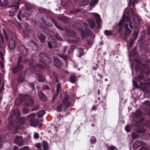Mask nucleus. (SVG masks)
<instances>
[{
	"label": "nucleus",
	"instance_id": "nucleus-1",
	"mask_svg": "<svg viewBox=\"0 0 150 150\" xmlns=\"http://www.w3.org/2000/svg\"><path fill=\"white\" fill-rule=\"evenodd\" d=\"M137 73L140 71L139 76L136 78L139 82L141 87L143 90H146L150 87V81H147L148 78L144 76L145 74L148 76L150 74V65H146L143 64L140 67L137 66L135 68Z\"/></svg>",
	"mask_w": 150,
	"mask_h": 150
},
{
	"label": "nucleus",
	"instance_id": "nucleus-2",
	"mask_svg": "<svg viewBox=\"0 0 150 150\" xmlns=\"http://www.w3.org/2000/svg\"><path fill=\"white\" fill-rule=\"evenodd\" d=\"M3 30L6 40L8 41V48L11 50H14L16 47V43L12 32L11 30L5 29H3Z\"/></svg>",
	"mask_w": 150,
	"mask_h": 150
},
{
	"label": "nucleus",
	"instance_id": "nucleus-3",
	"mask_svg": "<svg viewBox=\"0 0 150 150\" xmlns=\"http://www.w3.org/2000/svg\"><path fill=\"white\" fill-rule=\"evenodd\" d=\"M20 112L18 109L13 110L10 113V116L9 117V119L15 121L17 124L22 125L25 123L26 119L24 117H20Z\"/></svg>",
	"mask_w": 150,
	"mask_h": 150
},
{
	"label": "nucleus",
	"instance_id": "nucleus-4",
	"mask_svg": "<svg viewBox=\"0 0 150 150\" xmlns=\"http://www.w3.org/2000/svg\"><path fill=\"white\" fill-rule=\"evenodd\" d=\"M39 57L40 61L41 62V64H37L36 66L40 69H43L46 66L45 63L49 64H51L52 63L51 59L46 53L44 52H41L39 53Z\"/></svg>",
	"mask_w": 150,
	"mask_h": 150
},
{
	"label": "nucleus",
	"instance_id": "nucleus-5",
	"mask_svg": "<svg viewBox=\"0 0 150 150\" xmlns=\"http://www.w3.org/2000/svg\"><path fill=\"white\" fill-rule=\"evenodd\" d=\"M24 61L26 64H28L30 67L33 68V69L34 70V73L37 75V79L38 81L44 82L45 79L39 69L37 70L35 67V64L32 58H31L30 59L26 58L24 60Z\"/></svg>",
	"mask_w": 150,
	"mask_h": 150
},
{
	"label": "nucleus",
	"instance_id": "nucleus-6",
	"mask_svg": "<svg viewBox=\"0 0 150 150\" xmlns=\"http://www.w3.org/2000/svg\"><path fill=\"white\" fill-rule=\"evenodd\" d=\"M145 121V119L144 117H142L139 119L138 122H136L135 126L136 127L135 131L136 132L139 134L144 133L146 131V130L143 127L144 125H146L147 126L150 127V120H148L145 121V123L144 124V122Z\"/></svg>",
	"mask_w": 150,
	"mask_h": 150
},
{
	"label": "nucleus",
	"instance_id": "nucleus-7",
	"mask_svg": "<svg viewBox=\"0 0 150 150\" xmlns=\"http://www.w3.org/2000/svg\"><path fill=\"white\" fill-rule=\"evenodd\" d=\"M68 96H65L62 102L58 103L57 104L56 110L58 112H62L63 109V111H65L66 108H68L70 105V102L69 101Z\"/></svg>",
	"mask_w": 150,
	"mask_h": 150
},
{
	"label": "nucleus",
	"instance_id": "nucleus-8",
	"mask_svg": "<svg viewBox=\"0 0 150 150\" xmlns=\"http://www.w3.org/2000/svg\"><path fill=\"white\" fill-rule=\"evenodd\" d=\"M35 116V113H32L28 115L27 116V118L28 119H30L29 123L31 126L35 127L39 125V126L40 127L42 125V124L40 123L39 120L37 118H34Z\"/></svg>",
	"mask_w": 150,
	"mask_h": 150
},
{
	"label": "nucleus",
	"instance_id": "nucleus-9",
	"mask_svg": "<svg viewBox=\"0 0 150 150\" xmlns=\"http://www.w3.org/2000/svg\"><path fill=\"white\" fill-rule=\"evenodd\" d=\"M9 122L8 125V130L11 131L13 134H16L18 132V130L20 128V126L16 124H15V121L12 119H9L8 118Z\"/></svg>",
	"mask_w": 150,
	"mask_h": 150
},
{
	"label": "nucleus",
	"instance_id": "nucleus-10",
	"mask_svg": "<svg viewBox=\"0 0 150 150\" xmlns=\"http://www.w3.org/2000/svg\"><path fill=\"white\" fill-rule=\"evenodd\" d=\"M20 100L21 101H23L26 102L25 105L26 106H32L34 103L33 99L30 97L25 95H22L20 98Z\"/></svg>",
	"mask_w": 150,
	"mask_h": 150
},
{
	"label": "nucleus",
	"instance_id": "nucleus-11",
	"mask_svg": "<svg viewBox=\"0 0 150 150\" xmlns=\"http://www.w3.org/2000/svg\"><path fill=\"white\" fill-rule=\"evenodd\" d=\"M31 70L29 69H27L24 71V74H18L17 77V81L19 82H22L24 81L25 79V75H28L31 74Z\"/></svg>",
	"mask_w": 150,
	"mask_h": 150
},
{
	"label": "nucleus",
	"instance_id": "nucleus-12",
	"mask_svg": "<svg viewBox=\"0 0 150 150\" xmlns=\"http://www.w3.org/2000/svg\"><path fill=\"white\" fill-rule=\"evenodd\" d=\"M41 19L43 23L47 26L51 27L53 25L52 23L50 22L52 20L48 15L43 16L41 17Z\"/></svg>",
	"mask_w": 150,
	"mask_h": 150
},
{
	"label": "nucleus",
	"instance_id": "nucleus-13",
	"mask_svg": "<svg viewBox=\"0 0 150 150\" xmlns=\"http://www.w3.org/2000/svg\"><path fill=\"white\" fill-rule=\"evenodd\" d=\"M124 28H125V33H121L120 37H122V35H124L123 39L126 40L127 37L128 36L131 34V29L129 28V26L127 23L125 24Z\"/></svg>",
	"mask_w": 150,
	"mask_h": 150
},
{
	"label": "nucleus",
	"instance_id": "nucleus-14",
	"mask_svg": "<svg viewBox=\"0 0 150 150\" xmlns=\"http://www.w3.org/2000/svg\"><path fill=\"white\" fill-rule=\"evenodd\" d=\"M19 4L17 3L16 6H15V4H14L13 5H10L8 6L9 8H11L12 7H14L13 8L11 9L9 11V15L11 16H15V14L16 13L17 10L19 9V7H18Z\"/></svg>",
	"mask_w": 150,
	"mask_h": 150
},
{
	"label": "nucleus",
	"instance_id": "nucleus-15",
	"mask_svg": "<svg viewBox=\"0 0 150 150\" xmlns=\"http://www.w3.org/2000/svg\"><path fill=\"white\" fill-rule=\"evenodd\" d=\"M17 51L19 52L23 55L25 56L28 53V49L24 45H20L17 49Z\"/></svg>",
	"mask_w": 150,
	"mask_h": 150
},
{
	"label": "nucleus",
	"instance_id": "nucleus-16",
	"mask_svg": "<svg viewBox=\"0 0 150 150\" xmlns=\"http://www.w3.org/2000/svg\"><path fill=\"white\" fill-rule=\"evenodd\" d=\"M13 142L19 146H21L23 144V141L22 136H17L14 140Z\"/></svg>",
	"mask_w": 150,
	"mask_h": 150
},
{
	"label": "nucleus",
	"instance_id": "nucleus-17",
	"mask_svg": "<svg viewBox=\"0 0 150 150\" xmlns=\"http://www.w3.org/2000/svg\"><path fill=\"white\" fill-rule=\"evenodd\" d=\"M141 58L142 59H143V60L144 62H146V63L148 64H148L145 63H144V64H145L147 66L150 65V59L147 58L145 54H142L141 56ZM143 64H143L142 65H140L139 64V62H138L137 63V66L135 67V69L137 66H139V67H140Z\"/></svg>",
	"mask_w": 150,
	"mask_h": 150
},
{
	"label": "nucleus",
	"instance_id": "nucleus-18",
	"mask_svg": "<svg viewBox=\"0 0 150 150\" xmlns=\"http://www.w3.org/2000/svg\"><path fill=\"white\" fill-rule=\"evenodd\" d=\"M133 20L135 27L137 28L141 23V20L138 16L136 15H133Z\"/></svg>",
	"mask_w": 150,
	"mask_h": 150
},
{
	"label": "nucleus",
	"instance_id": "nucleus-19",
	"mask_svg": "<svg viewBox=\"0 0 150 150\" xmlns=\"http://www.w3.org/2000/svg\"><path fill=\"white\" fill-rule=\"evenodd\" d=\"M24 67L22 65L17 64V66L12 69V72L14 74H17L23 69Z\"/></svg>",
	"mask_w": 150,
	"mask_h": 150
},
{
	"label": "nucleus",
	"instance_id": "nucleus-20",
	"mask_svg": "<svg viewBox=\"0 0 150 150\" xmlns=\"http://www.w3.org/2000/svg\"><path fill=\"white\" fill-rule=\"evenodd\" d=\"M125 15L124 14V13L122 17V20L120 21L118 24V26L119 27V28L118 30V32L119 33H121L123 31L122 30L123 27H122V26L123 25L125 21Z\"/></svg>",
	"mask_w": 150,
	"mask_h": 150
},
{
	"label": "nucleus",
	"instance_id": "nucleus-21",
	"mask_svg": "<svg viewBox=\"0 0 150 150\" xmlns=\"http://www.w3.org/2000/svg\"><path fill=\"white\" fill-rule=\"evenodd\" d=\"M143 142L142 140H137L133 144V149H137L143 144Z\"/></svg>",
	"mask_w": 150,
	"mask_h": 150
},
{
	"label": "nucleus",
	"instance_id": "nucleus-22",
	"mask_svg": "<svg viewBox=\"0 0 150 150\" xmlns=\"http://www.w3.org/2000/svg\"><path fill=\"white\" fill-rule=\"evenodd\" d=\"M29 46L33 50L37 51L38 50V46L37 44L33 40H30L29 42Z\"/></svg>",
	"mask_w": 150,
	"mask_h": 150
},
{
	"label": "nucleus",
	"instance_id": "nucleus-23",
	"mask_svg": "<svg viewBox=\"0 0 150 150\" xmlns=\"http://www.w3.org/2000/svg\"><path fill=\"white\" fill-rule=\"evenodd\" d=\"M53 63L56 67L59 68L61 67L62 65L61 61L57 57H54V58Z\"/></svg>",
	"mask_w": 150,
	"mask_h": 150
},
{
	"label": "nucleus",
	"instance_id": "nucleus-24",
	"mask_svg": "<svg viewBox=\"0 0 150 150\" xmlns=\"http://www.w3.org/2000/svg\"><path fill=\"white\" fill-rule=\"evenodd\" d=\"M93 15L94 16L95 18L96 21V22L98 25V28H99L100 27V24L101 23V19L100 16L98 14L94 13Z\"/></svg>",
	"mask_w": 150,
	"mask_h": 150
},
{
	"label": "nucleus",
	"instance_id": "nucleus-25",
	"mask_svg": "<svg viewBox=\"0 0 150 150\" xmlns=\"http://www.w3.org/2000/svg\"><path fill=\"white\" fill-rule=\"evenodd\" d=\"M38 93L40 100L44 102H46L47 100V97L42 91H38Z\"/></svg>",
	"mask_w": 150,
	"mask_h": 150
},
{
	"label": "nucleus",
	"instance_id": "nucleus-26",
	"mask_svg": "<svg viewBox=\"0 0 150 150\" xmlns=\"http://www.w3.org/2000/svg\"><path fill=\"white\" fill-rule=\"evenodd\" d=\"M67 51V47L65 46L62 51V54H58L59 57L62 58L64 60L66 61L68 57L67 55H65V53Z\"/></svg>",
	"mask_w": 150,
	"mask_h": 150
},
{
	"label": "nucleus",
	"instance_id": "nucleus-27",
	"mask_svg": "<svg viewBox=\"0 0 150 150\" xmlns=\"http://www.w3.org/2000/svg\"><path fill=\"white\" fill-rule=\"evenodd\" d=\"M80 41L79 38H78L76 39H70L68 40V42L69 43L72 44L74 45L76 44H77Z\"/></svg>",
	"mask_w": 150,
	"mask_h": 150
},
{
	"label": "nucleus",
	"instance_id": "nucleus-28",
	"mask_svg": "<svg viewBox=\"0 0 150 150\" xmlns=\"http://www.w3.org/2000/svg\"><path fill=\"white\" fill-rule=\"evenodd\" d=\"M38 37L40 41L42 43L45 42L46 37L43 34L40 33L38 35Z\"/></svg>",
	"mask_w": 150,
	"mask_h": 150
},
{
	"label": "nucleus",
	"instance_id": "nucleus-29",
	"mask_svg": "<svg viewBox=\"0 0 150 150\" xmlns=\"http://www.w3.org/2000/svg\"><path fill=\"white\" fill-rule=\"evenodd\" d=\"M45 114V112L44 110H42L39 111L37 113V116L38 118H42Z\"/></svg>",
	"mask_w": 150,
	"mask_h": 150
},
{
	"label": "nucleus",
	"instance_id": "nucleus-30",
	"mask_svg": "<svg viewBox=\"0 0 150 150\" xmlns=\"http://www.w3.org/2000/svg\"><path fill=\"white\" fill-rule=\"evenodd\" d=\"M76 76L74 75H71L70 77V81L72 83H74L76 81Z\"/></svg>",
	"mask_w": 150,
	"mask_h": 150
},
{
	"label": "nucleus",
	"instance_id": "nucleus-31",
	"mask_svg": "<svg viewBox=\"0 0 150 150\" xmlns=\"http://www.w3.org/2000/svg\"><path fill=\"white\" fill-rule=\"evenodd\" d=\"M89 2V0H82L80 2V5L81 6H85L87 5Z\"/></svg>",
	"mask_w": 150,
	"mask_h": 150
},
{
	"label": "nucleus",
	"instance_id": "nucleus-32",
	"mask_svg": "<svg viewBox=\"0 0 150 150\" xmlns=\"http://www.w3.org/2000/svg\"><path fill=\"white\" fill-rule=\"evenodd\" d=\"M8 1L7 0H4L3 2H0V6L2 7H6L8 4Z\"/></svg>",
	"mask_w": 150,
	"mask_h": 150
},
{
	"label": "nucleus",
	"instance_id": "nucleus-33",
	"mask_svg": "<svg viewBox=\"0 0 150 150\" xmlns=\"http://www.w3.org/2000/svg\"><path fill=\"white\" fill-rule=\"evenodd\" d=\"M99 0H92L90 2V5L91 7H93L95 5L98 3Z\"/></svg>",
	"mask_w": 150,
	"mask_h": 150
},
{
	"label": "nucleus",
	"instance_id": "nucleus-34",
	"mask_svg": "<svg viewBox=\"0 0 150 150\" xmlns=\"http://www.w3.org/2000/svg\"><path fill=\"white\" fill-rule=\"evenodd\" d=\"M78 51L79 53L78 57H81L84 54V50L82 48L80 47L78 48Z\"/></svg>",
	"mask_w": 150,
	"mask_h": 150
},
{
	"label": "nucleus",
	"instance_id": "nucleus-35",
	"mask_svg": "<svg viewBox=\"0 0 150 150\" xmlns=\"http://www.w3.org/2000/svg\"><path fill=\"white\" fill-rule=\"evenodd\" d=\"M76 48V46L73 45H71L70 48L68 52L69 53H71L73 52L74 50Z\"/></svg>",
	"mask_w": 150,
	"mask_h": 150
},
{
	"label": "nucleus",
	"instance_id": "nucleus-36",
	"mask_svg": "<svg viewBox=\"0 0 150 150\" xmlns=\"http://www.w3.org/2000/svg\"><path fill=\"white\" fill-rule=\"evenodd\" d=\"M138 76H139V75H138L137 76L135 77V80L133 81V86L136 88H139V86L138 84L137 83V82H139H139L138 81L136 80V78H137Z\"/></svg>",
	"mask_w": 150,
	"mask_h": 150
},
{
	"label": "nucleus",
	"instance_id": "nucleus-37",
	"mask_svg": "<svg viewBox=\"0 0 150 150\" xmlns=\"http://www.w3.org/2000/svg\"><path fill=\"white\" fill-rule=\"evenodd\" d=\"M25 6L27 10H29L30 9L33 8V6L32 5L30 4L29 3H27L25 4Z\"/></svg>",
	"mask_w": 150,
	"mask_h": 150
},
{
	"label": "nucleus",
	"instance_id": "nucleus-38",
	"mask_svg": "<svg viewBox=\"0 0 150 150\" xmlns=\"http://www.w3.org/2000/svg\"><path fill=\"white\" fill-rule=\"evenodd\" d=\"M94 41L93 39H87L86 40V44L91 47H92Z\"/></svg>",
	"mask_w": 150,
	"mask_h": 150
},
{
	"label": "nucleus",
	"instance_id": "nucleus-39",
	"mask_svg": "<svg viewBox=\"0 0 150 150\" xmlns=\"http://www.w3.org/2000/svg\"><path fill=\"white\" fill-rule=\"evenodd\" d=\"M43 147L44 150H48V144L47 143L46 141H43Z\"/></svg>",
	"mask_w": 150,
	"mask_h": 150
},
{
	"label": "nucleus",
	"instance_id": "nucleus-40",
	"mask_svg": "<svg viewBox=\"0 0 150 150\" xmlns=\"http://www.w3.org/2000/svg\"><path fill=\"white\" fill-rule=\"evenodd\" d=\"M132 136L133 139H137L139 137V135L135 132H133L132 134Z\"/></svg>",
	"mask_w": 150,
	"mask_h": 150
},
{
	"label": "nucleus",
	"instance_id": "nucleus-41",
	"mask_svg": "<svg viewBox=\"0 0 150 150\" xmlns=\"http://www.w3.org/2000/svg\"><path fill=\"white\" fill-rule=\"evenodd\" d=\"M96 139L95 137L92 136L90 137V142L91 144H95L96 142Z\"/></svg>",
	"mask_w": 150,
	"mask_h": 150
},
{
	"label": "nucleus",
	"instance_id": "nucleus-42",
	"mask_svg": "<svg viewBox=\"0 0 150 150\" xmlns=\"http://www.w3.org/2000/svg\"><path fill=\"white\" fill-rule=\"evenodd\" d=\"M104 34L107 36H110L112 34V31L111 30H105L104 31Z\"/></svg>",
	"mask_w": 150,
	"mask_h": 150
},
{
	"label": "nucleus",
	"instance_id": "nucleus-43",
	"mask_svg": "<svg viewBox=\"0 0 150 150\" xmlns=\"http://www.w3.org/2000/svg\"><path fill=\"white\" fill-rule=\"evenodd\" d=\"M61 84L60 83H58V84L57 85V90H56V91H57V94H58L60 91V89L61 88Z\"/></svg>",
	"mask_w": 150,
	"mask_h": 150
},
{
	"label": "nucleus",
	"instance_id": "nucleus-44",
	"mask_svg": "<svg viewBox=\"0 0 150 150\" xmlns=\"http://www.w3.org/2000/svg\"><path fill=\"white\" fill-rule=\"evenodd\" d=\"M23 58L22 57L20 56L18 58V62H17L18 64L20 65H22V63L23 62Z\"/></svg>",
	"mask_w": 150,
	"mask_h": 150
},
{
	"label": "nucleus",
	"instance_id": "nucleus-45",
	"mask_svg": "<svg viewBox=\"0 0 150 150\" xmlns=\"http://www.w3.org/2000/svg\"><path fill=\"white\" fill-rule=\"evenodd\" d=\"M71 5L72 2L70 1H67L65 3V6L68 8L71 7Z\"/></svg>",
	"mask_w": 150,
	"mask_h": 150
},
{
	"label": "nucleus",
	"instance_id": "nucleus-46",
	"mask_svg": "<svg viewBox=\"0 0 150 150\" xmlns=\"http://www.w3.org/2000/svg\"><path fill=\"white\" fill-rule=\"evenodd\" d=\"M81 36L83 38H85L88 36V32H86L84 31H82L81 33Z\"/></svg>",
	"mask_w": 150,
	"mask_h": 150
},
{
	"label": "nucleus",
	"instance_id": "nucleus-47",
	"mask_svg": "<svg viewBox=\"0 0 150 150\" xmlns=\"http://www.w3.org/2000/svg\"><path fill=\"white\" fill-rule=\"evenodd\" d=\"M50 41L52 43H56L57 42V40L54 37H51L49 38Z\"/></svg>",
	"mask_w": 150,
	"mask_h": 150
},
{
	"label": "nucleus",
	"instance_id": "nucleus-48",
	"mask_svg": "<svg viewBox=\"0 0 150 150\" xmlns=\"http://www.w3.org/2000/svg\"><path fill=\"white\" fill-rule=\"evenodd\" d=\"M52 22H53V23L54 24L55 26L57 27L59 29H60L61 28V26H60L59 24H58L57 23L55 20L52 19Z\"/></svg>",
	"mask_w": 150,
	"mask_h": 150
},
{
	"label": "nucleus",
	"instance_id": "nucleus-49",
	"mask_svg": "<svg viewBox=\"0 0 150 150\" xmlns=\"http://www.w3.org/2000/svg\"><path fill=\"white\" fill-rule=\"evenodd\" d=\"M144 113L148 116H150V110L148 108H146L145 109Z\"/></svg>",
	"mask_w": 150,
	"mask_h": 150
},
{
	"label": "nucleus",
	"instance_id": "nucleus-50",
	"mask_svg": "<svg viewBox=\"0 0 150 150\" xmlns=\"http://www.w3.org/2000/svg\"><path fill=\"white\" fill-rule=\"evenodd\" d=\"M138 35V33L134 31L132 35L133 39L135 40L137 38Z\"/></svg>",
	"mask_w": 150,
	"mask_h": 150
},
{
	"label": "nucleus",
	"instance_id": "nucleus-51",
	"mask_svg": "<svg viewBox=\"0 0 150 150\" xmlns=\"http://www.w3.org/2000/svg\"><path fill=\"white\" fill-rule=\"evenodd\" d=\"M24 1L25 0H18L16 2H15L14 4H15V6H16L17 4L18 3L19 4L18 7H19V5L21 4L24 3Z\"/></svg>",
	"mask_w": 150,
	"mask_h": 150
},
{
	"label": "nucleus",
	"instance_id": "nucleus-52",
	"mask_svg": "<svg viewBox=\"0 0 150 150\" xmlns=\"http://www.w3.org/2000/svg\"><path fill=\"white\" fill-rule=\"evenodd\" d=\"M125 130L127 132H130V126L129 125H127V126H126L125 128Z\"/></svg>",
	"mask_w": 150,
	"mask_h": 150
},
{
	"label": "nucleus",
	"instance_id": "nucleus-53",
	"mask_svg": "<svg viewBox=\"0 0 150 150\" xmlns=\"http://www.w3.org/2000/svg\"><path fill=\"white\" fill-rule=\"evenodd\" d=\"M43 90H48L50 89V86L47 85H45L44 86L42 87Z\"/></svg>",
	"mask_w": 150,
	"mask_h": 150
},
{
	"label": "nucleus",
	"instance_id": "nucleus-54",
	"mask_svg": "<svg viewBox=\"0 0 150 150\" xmlns=\"http://www.w3.org/2000/svg\"><path fill=\"white\" fill-rule=\"evenodd\" d=\"M58 94H54V95L52 99V103H53L55 99H56V98H57V96H58Z\"/></svg>",
	"mask_w": 150,
	"mask_h": 150
},
{
	"label": "nucleus",
	"instance_id": "nucleus-55",
	"mask_svg": "<svg viewBox=\"0 0 150 150\" xmlns=\"http://www.w3.org/2000/svg\"><path fill=\"white\" fill-rule=\"evenodd\" d=\"M135 40H134L133 39H132V40H130L129 42V45L130 47H131L133 45V44L134 43V42Z\"/></svg>",
	"mask_w": 150,
	"mask_h": 150
},
{
	"label": "nucleus",
	"instance_id": "nucleus-56",
	"mask_svg": "<svg viewBox=\"0 0 150 150\" xmlns=\"http://www.w3.org/2000/svg\"><path fill=\"white\" fill-rule=\"evenodd\" d=\"M88 36L92 37L93 38H95V35L92 31H89L88 32Z\"/></svg>",
	"mask_w": 150,
	"mask_h": 150
},
{
	"label": "nucleus",
	"instance_id": "nucleus-57",
	"mask_svg": "<svg viewBox=\"0 0 150 150\" xmlns=\"http://www.w3.org/2000/svg\"><path fill=\"white\" fill-rule=\"evenodd\" d=\"M136 2V0H135L133 2H132V0H129L128 2L129 5H132L133 6H134V4Z\"/></svg>",
	"mask_w": 150,
	"mask_h": 150
},
{
	"label": "nucleus",
	"instance_id": "nucleus-58",
	"mask_svg": "<svg viewBox=\"0 0 150 150\" xmlns=\"http://www.w3.org/2000/svg\"><path fill=\"white\" fill-rule=\"evenodd\" d=\"M116 147L114 146H108L107 148L108 150H114Z\"/></svg>",
	"mask_w": 150,
	"mask_h": 150
},
{
	"label": "nucleus",
	"instance_id": "nucleus-59",
	"mask_svg": "<svg viewBox=\"0 0 150 150\" xmlns=\"http://www.w3.org/2000/svg\"><path fill=\"white\" fill-rule=\"evenodd\" d=\"M55 37L59 41H61L62 40V38L57 33H56V34Z\"/></svg>",
	"mask_w": 150,
	"mask_h": 150
},
{
	"label": "nucleus",
	"instance_id": "nucleus-60",
	"mask_svg": "<svg viewBox=\"0 0 150 150\" xmlns=\"http://www.w3.org/2000/svg\"><path fill=\"white\" fill-rule=\"evenodd\" d=\"M142 115L141 112L140 111H139L137 112L135 115L136 117H139Z\"/></svg>",
	"mask_w": 150,
	"mask_h": 150
},
{
	"label": "nucleus",
	"instance_id": "nucleus-61",
	"mask_svg": "<svg viewBox=\"0 0 150 150\" xmlns=\"http://www.w3.org/2000/svg\"><path fill=\"white\" fill-rule=\"evenodd\" d=\"M43 31L44 32H45L47 34H48L49 33V30L47 28H44L43 29Z\"/></svg>",
	"mask_w": 150,
	"mask_h": 150
},
{
	"label": "nucleus",
	"instance_id": "nucleus-62",
	"mask_svg": "<svg viewBox=\"0 0 150 150\" xmlns=\"http://www.w3.org/2000/svg\"><path fill=\"white\" fill-rule=\"evenodd\" d=\"M125 20H126V21H127V22H129L130 20L129 16H126V15H125Z\"/></svg>",
	"mask_w": 150,
	"mask_h": 150
},
{
	"label": "nucleus",
	"instance_id": "nucleus-63",
	"mask_svg": "<svg viewBox=\"0 0 150 150\" xmlns=\"http://www.w3.org/2000/svg\"><path fill=\"white\" fill-rule=\"evenodd\" d=\"M98 105L97 104V105H94L91 108L92 110L93 111H96L97 109V108L98 106Z\"/></svg>",
	"mask_w": 150,
	"mask_h": 150
},
{
	"label": "nucleus",
	"instance_id": "nucleus-64",
	"mask_svg": "<svg viewBox=\"0 0 150 150\" xmlns=\"http://www.w3.org/2000/svg\"><path fill=\"white\" fill-rule=\"evenodd\" d=\"M145 94L147 95L148 97L150 96V91L149 90L146 91L145 93Z\"/></svg>",
	"mask_w": 150,
	"mask_h": 150
}]
</instances>
